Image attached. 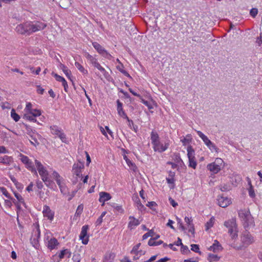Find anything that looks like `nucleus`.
<instances>
[{"instance_id": "obj_26", "label": "nucleus", "mask_w": 262, "mask_h": 262, "mask_svg": "<svg viewBox=\"0 0 262 262\" xmlns=\"http://www.w3.org/2000/svg\"><path fill=\"white\" fill-rule=\"evenodd\" d=\"M150 138L151 141V144L153 145L159 141H160V138L158 133L156 132L152 131L150 135Z\"/></svg>"}, {"instance_id": "obj_7", "label": "nucleus", "mask_w": 262, "mask_h": 262, "mask_svg": "<svg viewBox=\"0 0 262 262\" xmlns=\"http://www.w3.org/2000/svg\"><path fill=\"white\" fill-rule=\"evenodd\" d=\"M35 163L36 168L39 175L41 176L42 180H47L48 178V172L46 167L39 161L35 160Z\"/></svg>"}, {"instance_id": "obj_45", "label": "nucleus", "mask_w": 262, "mask_h": 262, "mask_svg": "<svg viewBox=\"0 0 262 262\" xmlns=\"http://www.w3.org/2000/svg\"><path fill=\"white\" fill-rule=\"evenodd\" d=\"M85 55L87 59L89 60L92 64L97 59L88 53H86Z\"/></svg>"}, {"instance_id": "obj_41", "label": "nucleus", "mask_w": 262, "mask_h": 262, "mask_svg": "<svg viewBox=\"0 0 262 262\" xmlns=\"http://www.w3.org/2000/svg\"><path fill=\"white\" fill-rule=\"evenodd\" d=\"M191 141V136L190 135H188L186 138L184 137L181 139V141L183 143V145H186V144L189 143Z\"/></svg>"}, {"instance_id": "obj_56", "label": "nucleus", "mask_w": 262, "mask_h": 262, "mask_svg": "<svg viewBox=\"0 0 262 262\" xmlns=\"http://www.w3.org/2000/svg\"><path fill=\"white\" fill-rule=\"evenodd\" d=\"M153 233H154V232L152 231L151 230H150V231H149L147 233H146L142 236L143 239H145L147 238L148 237H149V236H152Z\"/></svg>"}, {"instance_id": "obj_17", "label": "nucleus", "mask_w": 262, "mask_h": 262, "mask_svg": "<svg viewBox=\"0 0 262 262\" xmlns=\"http://www.w3.org/2000/svg\"><path fill=\"white\" fill-rule=\"evenodd\" d=\"M184 221L187 226L188 231L190 232L192 235H194L195 230L192 217L185 216L184 218Z\"/></svg>"}, {"instance_id": "obj_42", "label": "nucleus", "mask_w": 262, "mask_h": 262, "mask_svg": "<svg viewBox=\"0 0 262 262\" xmlns=\"http://www.w3.org/2000/svg\"><path fill=\"white\" fill-rule=\"evenodd\" d=\"M126 163L127 164L128 166L133 170H135V169L136 168L135 164L133 163L130 160L127 159L126 157L125 158Z\"/></svg>"}, {"instance_id": "obj_36", "label": "nucleus", "mask_w": 262, "mask_h": 262, "mask_svg": "<svg viewBox=\"0 0 262 262\" xmlns=\"http://www.w3.org/2000/svg\"><path fill=\"white\" fill-rule=\"evenodd\" d=\"M36 117V116H34L33 115H30L28 113H25L24 115V118L28 120L33 121V122H36V119L35 118Z\"/></svg>"}, {"instance_id": "obj_57", "label": "nucleus", "mask_w": 262, "mask_h": 262, "mask_svg": "<svg viewBox=\"0 0 262 262\" xmlns=\"http://www.w3.org/2000/svg\"><path fill=\"white\" fill-rule=\"evenodd\" d=\"M174 176H175L174 171H169V176L168 178H166V180H173Z\"/></svg>"}, {"instance_id": "obj_20", "label": "nucleus", "mask_w": 262, "mask_h": 262, "mask_svg": "<svg viewBox=\"0 0 262 262\" xmlns=\"http://www.w3.org/2000/svg\"><path fill=\"white\" fill-rule=\"evenodd\" d=\"M117 112L119 114V115L123 118H127V116L125 113V112L123 111V107H122V103L120 101L119 99L117 100Z\"/></svg>"}, {"instance_id": "obj_1", "label": "nucleus", "mask_w": 262, "mask_h": 262, "mask_svg": "<svg viewBox=\"0 0 262 262\" xmlns=\"http://www.w3.org/2000/svg\"><path fill=\"white\" fill-rule=\"evenodd\" d=\"M241 244L239 246H233V248L236 250H241L253 244L255 242L254 236L250 232L246 230L243 232L240 236Z\"/></svg>"}, {"instance_id": "obj_9", "label": "nucleus", "mask_w": 262, "mask_h": 262, "mask_svg": "<svg viewBox=\"0 0 262 262\" xmlns=\"http://www.w3.org/2000/svg\"><path fill=\"white\" fill-rule=\"evenodd\" d=\"M51 133L56 137H59L63 142H66V136L63 130L57 125L50 126Z\"/></svg>"}, {"instance_id": "obj_48", "label": "nucleus", "mask_w": 262, "mask_h": 262, "mask_svg": "<svg viewBox=\"0 0 262 262\" xmlns=\"http://www.w3.org/2000/svg\"><path fill=\"white\" fill-rule=\"evenodd\" d=\"M258 13V9L257 8H252L251 9L250 11V15L254 18L257 15Z\"/></svg>"}, {"instance_id": "obj_44", "label": "nucleus", "mask_w": 262, "mask_h": 262, "mask_svg": "<svg viewBox=\"0 0 262 262\" xmlns=\"http://www.w3.org/2000/svg\"><path fill=\"white\" fill-rule=\"evenodd\" d=\"M231 189V187L229 184H225L224 186L221 185L220 189L222 191H229Z\"/></svg>"}, {"instance_id": "obj_46", "label": "nucleus", "mask_w": 262, "mask_h": 262, "mask_svg": "<svg viewBox=\"0 0 262 262\" xmlns=\"http://www.w3.org/2000/svg\"><path fill=\"white\" fill-rule=\"evenodd\" d=\"M189 160V166L193 168H195L196 166V162L195 160V158H193L192 159H188Z\"/></svg>"}, {"instance_id": "obj_3", "label": "nucleus", "mask_w": 262, "mask_h": 262, "mask_svg": "<svg viewBox=\"0 0 262 262\" xmlns=\"http://www.w3.org/2000/svg\"><path fill=\"white\" fill-rule=\"evenodd\" d=\"M84 169V164L81 162L75 163L72 167V173L74 178L78 180L80 179V180H88L89 179V175L83 174V171Z\"/></svg>"}, {"instance_id": "obj_53", "label": "nucleus", "mask_w": 262, "mask_h": 262, "mask_svg": "<svg viewBox=\"0 0 262 262\" xmlns=\"http://www.w3.org/2000/svg\"><path fill=\"white\" fill-rule=\"evenodd\" d=\"M83 207L82 205H80L78 206L75 214L79 215L82 212Z\"/></svg>"}, {"instance_id": "obj_51", "label": "nucleus", "mask_w": 262, "mask_h": 262, "mask_svg": "<svg viewBox=\"0 0 262 262\" xmlns=\"http://www.w3.org/2000/svg\"><path fill=\"white\" fill-rule=\"evenodd\" d=\"M177 221L178 222V224L179 226V228H181L183 231H185L186 228L183 225L181 219L177 217Z\"/></svg>"}, {"instance_id": "obj_34", "label": "nucleus", "mask_w": 262, "mask_h": 262, "mask_svg": "<svg viewBox=\"0 0 262 262\" xmlns=\"http://www.w3.org/2000/svg\"><path fill=\"white\" fill-rule=\"evenodd\" d=\"M249 188H248L249 195L251 198H254L255 196L253 187L251 184V181H248Z\"/></svg>"}, {"instance_id": "obj_12", "label": "nucleus", "mask_w": 262, "mask_h": 262, "mask_svg": "<svg viewBox=\"0 0 262 262\" xmlns=\"http://www.w3.org/2000/svg\"><path fill=\"white\" fill-rule=\"evenodd\" d=\"M89 229L88 225H84L82 227L81 231L79 235V239L83 245H87L89 241V235L88 231Z\"/></svg>"}, {"instance_id": "obj_54", "label": "nucleus", "mask_w": 262, "mask_h": 262, "mask_svg": "<svg viewBox=\"0 0 262 262\" xmlns=\"http://www.w3.org/2000/svg\"><path fill=\"white\" fill-rule=\"evenodd\" d=\"M12 205V202L9 200H5L4 206L6 208H10Z\"/></svg>"}, {"instance_id": "obj_38", "label": "nucleus", "mask_w": 262, "mask_h": 262, "mask_svg": "<svg viewBox=\"0 0 262 262\" xmlns=\"http://www.w3.org/2000/svg\"><path fill=\"white\" fill-rule=\"evenodd\" d=\"M0 191L3 193V195H4L8 199L12 200V198L11 197L10 193L8 192V191L5 187H0Z\"/></svg>"}, {"instance_id": "obj_50", "label": "nucleus", "mask_w": 262, "mask_h": 262, "mask_svg": "<svg viewBox=\"0 0 262 262\" xmlns=\"http://www.w3.org/2000/svg\"><path fill=\"white\" fill-rule=\"evenodd\" d=\"M191 249L193 251H194L195 252H197V253H200V251L199 250L200 248H199V245H196V244H192L191 245Z\"/></svg>"}, {"instance_id": "obj_62", "label": "nucleus", "mask_w": 262, "mask_h": 262, "mask_svg": "<svg viewBox=\"0 0 262 262\" xmlns=\"http://www.w3.org/2000/svg\"><path fill=\"white\" fill-rule=\"evenodd\" d=\"M235 232H238L237 228V225L233 227L232 228H229L228 229V233L229 234L232 233H235Z\"/></svg>"}, {"instance_id": "obj_30", "label": "nucleus", "mask_w": 262, "mask_h": 262, "mask_svg": "<svg viewBox=\"0 0 262 262\" xmlns=\"http://www.w3.org/2000/svg\"><path fill=\"white\" fill-rule=\"evenodd\" d=\"M220 257L216 254L209 253L208 255L207 259L209 262L217 261L220 260Z\"/></svg>"}, {"instance_id": "obj_6", "label": "nucleus", "mask_w": 262, "mask_h": 262, "mask_svg": "<svg viewBox=\"0 0 262 262\" xmlns=\"http://www.w3.org/2000/svg\"><path fill=\"white\" fill-rule=\"evenodd\" d=\"M32 227L33 228L30 241L32 244L37 245L40 236L39 226L38 224H34Z\"/></svg>"}, {"instance_id": "obj_15", "label": "nucleus", "mask_w": 262, "mask_h": 262, "mask_svg": "<svg viewBox=\"0 0 262 262\" xmlns=\"http://www.w3.org/2000/svg\"><path fill=\"white\" fill-rule=\"evenodd\" d=\"M152 145L153 149L155 151L162 152L168 148L169 146V143H165L164 145H163L162 143L160 142V141H159L157 142V143L153 144Z\"/></svg>"}, {"instance_id": "obj_8", "label": "nucleus", "mask_w": 262, "mask_h": 262, "mask_svg": "<svg viewBox=\"0 0 262 262\" xmlns=\"http://www.w3.org/2000/svg\"><path fill=\"white\" fill-rule=\"evenodd\" d=\"M20 157V160L25 165L26 167L29 169V170L31 171L32 172H34L35 173H36V168L34 166V164L33 162L31 161V160L29 159V158L21 154H20L19 155Z\"/></svg>"}, {"instance_id": "obj_32", "label": "nucleus", "mask_w": 262, "mask_h": 262, "mask_svg": "<svg viewBox=\"0 0 262 262\" xmlns=\"http://www.w3.org/2000/svg\"><path fill=\"white\" fill-rule=\"evenodd\" d=\"M123 68H124V66H123V64H122V63H121V64H119L117 66V70H119L121 73H122L125 76H126L130 78H132L131 76L128 74V73L126 71L124 70L123 69Z\"/></svg>"}, {"instance_id": "obj_64", "label": "nucleus", "mask_w": 262, "mask_h": 262, "mask_svg": "<svg viewBox=\"0 0 262 262\" xmlns=\"http://www.w3.org/2000/svg\"><path fill=\"white\" fill-rule=\"evenodd\" d=\"M125 119H126L127 121L128 122V126L130 127V128H132V126L134 124L133 120L130 119L128 117Z\"/></svg>"}, {"instance_id": "obj_59", "label": "nucleus", "mask_w": 262, "mask_h": 262, "mask_svg": "<svg viewBox=\"0 0 262 262\" xmlns=\"http://www.w3.org/2000/svg\"><path fill=\"white\" fill-rule=\"evenodd\" d=\"M140 243H139L138 244H137L136 245H135L132 249L130 253H135V252H137L138 251H139L138 250L140 246Z\"/></svg>"}, {"instance_id": "obj_10", "label": "nucleus", "mask_w": 262, "mask_h": 262, "mask_svg": "<svg viewBox=\"0 0 262 262\" xmlns=\"http://www.w3.org/2000/svg\"><path fill=\"white\" fill-rule=\"evenodd\" d=\"M93 47L97 50V51L103 56L104 57L111 60L113 58V56L108 53L105 49L102 47L99 43L97 42H93L92 43Z\"/></svg>"}, {"instance_id": "obj_19", "label": "nucleus", "mask_w": 262, "mask_h": 262, "mask_svg": "<svg viewBox=\"0 0 262 262\" xmlns=\"http://www.w3.org/2000/svg\"><path fill=\"white\" fill-rule=\"evenodd\" d=\"M111 199V196L110 193L105 192H100L99 193V201L100 203H102L103 204L104 203Z\"/></svg>"}, {"instance_id": "obj_29", "label": "nucleus", "mask_w": 262, "mask_h": 262, "mask_svg": "<svg viewBox=\"0 0 262 262\" xmlns=\"http://www.w3.org/2000/svg\"><path fill=\"white\" fill-rule=\"evenodd\" d=\"M187 156L188 159H192L193 158H195L194 157V150L193 149L191 145H189L187 147Z\"/></svg>"}, {"instance_id": "obj_40", "label": "nucleus", "mask_w": 262, "mask_h": 262, "mask_svg": "<svg viewBox=\"0 0 262 262\" xmlns=\"http://www.w3.org/2000/svg\"><path fill=\"white\" fill-rule=\"evenodd\" d=\"M11 116L16 122L18 121L20 119L19 116L15 113V110L13 109L11 110Z\"/></svg>"}, {"instance_id": "obj_21", "label": "nucleus", "mask_w": 262, "mask_h": 262, "mask_svg": "<svg viewBox=\"0 0 262 262\" xmlns=\"http://www.w3.org/2000/svg\"><path fill=\"white\" fill-rule=\"evenodd\" d=\"M196 133L207 147L208 148H210V144H211L212 142L208 139V138L201 131L198 130L196 131Z\"/></svg>"}, {"instance_id": "obj_58", "label": "nucleus", "mask_w": 262, "mask_h": 262, "mask_svg": "<svg viewBox=\"0 0 262 262\" xmlns=\"http://www.w3.org/2000/svg\"><path fill=\"white\" fill-rule=\"evenodd\" d=\"M31 140H30V141L32 145H33L34 146H36L39 144V142H38V141L36 139L33 137L32 136H31Z\"/></svg>"}, {"instance_id": "obj_37", "label": "nucleus", "mask_w": 262, "mask_h": 262, "mask_svg": "<svg viewBox=\"0 0 262 262\" xmlns=\"http://www.w3.org/2000/svg\"><path fill=\"white\" fill-rule=\"evenodd\" d=\"M80 255L78 253H75L73 254L71 260L70 261V260H69V262H80Z\"/></svg>"}, {"instance_id": "obj_43", "label": "nucleus", "mask_w": 262, "mask_h": 262, "mask_svg": "<svg viewBox=\"0 0 262 262\" xmlns=\"http://www.w3.org/2000/svg\"><path fill=\"white\" fill-rule=\"evenodd\" d=\"M29 114L34 116L38 117L41 115V112L37 109H33Z\"/></svg>"}, {"instance_id": "obj_33", "label": "nucleus", "mask_w": 262, "mask_h": 262, "mask_svg": "<svg viewBox=\"0 0 262 262\" xmlns=\"http://www.w3.org/2000/svg\"><path fill=\"white\" fill-rule=\"evenodd\" d=\"M115 256V254L113 253H107L104 257L103 262H112Z\"/></svg>"}, {"instance_id": "obj_39", "label": "nucleus", "mask_w": 262, "mask_h": 262, "mask_svg": "<svg viewBox=\"0 0 262 262\" xmlns=\"http://www.w3.org/2000/svg\"><path fill=\"white\" fill-rule=\"evenodd\" d=\"M131 253L132 254L134 255L133 256V259L136 260L138 259L141 255H144L145 253V252H144L142 250H140L139 251H138L137 252Z\"/></svg>"}, {"instance_id": "obj_31", "label": "nucleus", "mask_w": 262, "mask_h": 262, "mask_svg": "<svg viewBox=\"0 0 262 262\" xmlns=\"http://www.w3.org/2000/svg\"><path fill=\"white\" fill-rule=\"evenodd\" d=\"M215 222V219L213 216L211 217L208 221H207L205 224L206 230H209L210 228L213 227Z\"/></svg>"}, {"instance_id": "obj_13", "label": "nucleus", "mask_w": 262, "mask_h": 262, "mask_svg": "<svg viewBox=\"0 0 262 262\" xmlns=\"http://www.w3.org/2000/svg\"><path fill=\"white\" fill-rule=\"evenodd\" d=\"M14 196L17 199V201H15V199H13L12 198V200H11L13 203L16 205L17 208V214H18V211H19L21 209V206L23 205L25 207H26V205L24 199L23 198V196L18 193L14 192ZM17 220L18 219H17Z\"/></svg>"}, {"instance_id": "obj_2", "label": "nucleus", "mask_w": 262, "mask_h": 262, "mask_svg": "<svg viewBox=\"0 0 262 262\" xmlns=\"http://www.w3.org/2000/svg\"><path fill=\"white\" fill-rule=\"evenodd\" d=\"M238 216L243 222L244 228L246 229L254 226V221L249 210H241Z\"/></svg>"}, {"instance_id": "obj_11", "label": "nucleus", "mask_w": 262, "mask_h": 262, "mask_svg": "<svg viewBox=\"0 0 262 262\" xmlns=\"http://www.w3.org/2000/svg\"><path fill=\"white\" fill-rule=\"evenodd\" d=\"M30 23L31 34L34 32L44 29L47 26L46 24L44 23L38 21H30Z\"/></svg>"}, {"instance_id": "obj_35", "label": "nucleus", "mask_w": 262, "mask_h": 262, "mask_svg": "<svg viewBox=\"0 0 262 262\" xmlns=\"http://www.w3.org/2000/svg\"><path fill=\"white\" fill-rule=\"evenodd\" d=\"M75 66L83 74H88V71L85 70L84 67L80 64L79 62H75Z\"/></svg>"}, {"instance_id": "obj_16", "label": "nucleus", "mask_w": 262, "mask_h": 262, "mask_svg": "<svg viewBox=\"0 0 262 262\" xmlns=\"http://www.w3.org/2000/svg\"><path fill=\"white\" fill-rule=\"evenodd\" d=\"M219 205L223 208H225L231 203V200L228 197L220 196L217 199Z\"/></svg>"}, {"instance_id": "obj_49", "label": "nucleus", "mask_w": 262, "mask_h": 262, "mask_svg": "<svg viewBox=\"0 0 262 262\" xmlns=\"http://www.w3.org/2000/svg\"><path fill=\"white\" fill-rule=\"evenodd\" d=\"M114 209L119 212V213H122L124 212V210L122 208L121 206L118 205L117 204H114L113 206Z\"/></svg>"}, {"instance_id": "obj_25", "label": "nucleus", "mask_w": 262, "mask_h": 262, "mask_svg": "<svg viewBox=\"0 0 262 262\" xmlns=\"http://www.w3.org/2000/svg\"><path fill=\"white\" fill-rule=\"evenodd\" d=\"M12 162V158L8 156H4L0 157V163L5 164H10Z\"/></svg>"}, {"instance_id": "obj_28", "label": "nucleus", "mask_w": 262, "mask_h": 262, "mask_svg": "<svg viewBox=\"0 0 262 262\" xmlns=\"http://www.w3.org/2000/svg\"><path fill=\"white\" fill-rule=\"evenodd\" d=\"M52 75L55 77L56 80L58 81L62 82V85L64 87V90L66 91V80L63 77H61L54 72H52Z\"/></svg>"}, {"instance_id": "obj_47", "label": "nucleus", "mask_w": 262, "mask_h": 262, "mask_svg": "<svg viewBox=\"0 0 262 262\" xmlns=\"http://www.w3.org/2000/svg\"><path fill=\"white\" fill-rule=\"evenodd\" d=\"M32 106V104L30 102L27 103L26 107L24 110V111L26 112V113H30V112L33 110Z\"/></svg>"}, {"instance_id": "obj_4", "label": "nucleus", "mask_w": 262, "mask_h": 262, "mask_svg": "<svg viewBox=\"0 0 262 262\" xmlns=\"http://www.w3.org/2000/svg\"><path fill=\"white\" fill-rule=\"evenodd\" d=\"M44 241L45 245L50 250L57 249L59 245L57 239L50 232H47L45 234Z\"/></svg>"}, {"instance_id": "obj_14", "label": "nucleus", "mask_w": 262, "mask_h": 262, "mask_svg": "<svg viewBox=\"0 0 262 262\" xmlns=\"http://www.w3.org/2000/svg\"><path fill=\"white\" fill-rule=\"evenodd\" d=\"M42 214L43 217L50 222H52L54 217V211L52 210L50 207L47 205L43 207Z\"/></svg>"}, {"instance_id": "obj_60", "label": "nucleus", "mask_w": 262, "mask_h": 262, "mask_svg": "<svg viewBox=\"0 0 262 262\" xmlns=\"http://www.w3.org/2000/svg\"><path fill=\"white\" fill-rule=\"evenodd\" d=\"M59 174L57 172L54 171L52 173V176L51 177V178L55 179L56 180H59L58 179L59 178Z\"/></svg>"}, {"instance_id": "obj_61", "label": "nucleus", "mask_w": 262, "mask_h": 262, "mask_svg": "<svg viewBox=\"0 0 262 262\" xmlns=\"http://www.w3.org/2000/svg\"><path fill=\"white\" fill-rule=\"evenodd\" d=\"M213 163H215V164L220 165V167L221 168L222 164L223 163V161L221 158H216L214 162Z\"/></svg>"}, {"instance_id": "obj_5", "label": "nucleus", "mask_w": 262, "mask_h": 262, "mask_svg": "<svg viewBox=\"0 0 262 262\" xmlns=\"http://www.w3.org/2000/svg\"><path fill=\"white\" fill-rule=\"evenodd\" d=\"M16 31L20 34L30 35L31 34V28L30 21H27L17 25L15 28Z\"/></svg>"}, {"instance_id": "obj_27", "label": "nucleus", "mask_w": 262, "mask_h": 262, "mask_svg": "<svg viewBox=\"0 0 262 262\" xmlns=\"http://www.w3.org/2000/svg\"><path fill=\"white\" fill-rule=\"evenodd\" d=\"M224 225L229 229L236 225V223L234 219H231V220L225 221Z\"/></svg>"}, {"instance_id": "obj_24", "label": "nucleus", "mask_w": 262, "mask_h": 262, "mask_svg": "<svg viewBox=\"0 0 262 262\" xmlns=\"http://www.w3.org/2000/svg\"><path fill=\"white\" fill-rule=\"evenodd\" d=\"M92 64L97 69H98L99 71H100L104 76L105 78H107L108 76H109L108 73L106 71V70L103 68L100 63L97 61L96 59Z\"/></svg>"}, {"instance_id": "obj_63", "label": "nucleus", "mask_w": 262, "mask_h": 262, "mask_svg": "<svg viewBox=\"0 0 262 262\" xmlns=\"http://www.w3.org/2000/svg\"><path fill=\"white\" fill-rule=\"evenodd\" d=\"M44 91H45L44 89H43L40 85L37 86V92L38 94H42L44 92Z\"/></svg>"}, {"instance_id": "obj_22", "label": "nucleus", "mask_w": 262, "mask_h": 262, "mask_svg": "<svg viewBox=\"0 0 262 262\" xmlns=\"http://www.w3.org/2000/svg\"><path fill=\"white\" fill-rule=\"evenodd\" d=\"M207 167L208 169L214 173H217L221 169L220 165L215 164L214 163L209 164Z\"/></svg>"}, {"instance_id": "obj_18", "label": "nucleus", "mask_w": 262, "mask_h": 262, "mask_svg": "<svg viewBox=\"0 0 262 262\" xmlns=\"http://www.w3.org/2000/svg\"><path fill=\"white\" fill-rule=\"evenodd\" d=\"M128 220V228L130 230L135 229L140 224L139 220L133 216H129Z\"/></svg>"}, {"instance_id": "obj_23", "label": "nucleus", "mask_w": 262, "mask_h": 262, "mask_svg": "<svg viewBox=\"0 0 262 262\" xmlns=\"http://www.w3.org/2000/svg\"><path fill=\"white\" fill-rule=\"evenodd\" d=\"M222 248L219 242L215 240L212 246L209 248V250L214 252H217L222 250Z\"/></svg>"}, {"instance_id": "obj_52", "label": "nucleus", "mask_w": 262, "mask_h": 262, "mask_svg": "<svg viewBox=\"0 0 262 262\" xmlns=\"http://www.w3.org/2000/svg\"><path fill=\"white\" fill-rule=\"evenodd\" d=\"M141 102L143 104H144L145 105H146L148 107V109L150 110V109H152L153 108L152 105L149 102H148L146 100H145L142 97L141 98Z\"/></svg>"}, {"instance_id": "obj_55", "label": "nucleus", "mask_w": 262, "mask_h": 262, "mask_svg": "<svg viewBox=\"0 0 262 262\" xmlns=\"http://www.w3.org/2000/svg\"><path fill=\"white\" fill-rule=\"evenodd\" d=\"M30 69L32 73L35 74L36 75H38L41 71L40 67H38L36 70H35L33 67H30Z\"/></svg>"}]
</instances>
